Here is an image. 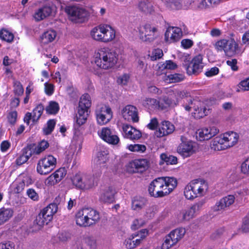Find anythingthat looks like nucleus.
I'll use <instances>...</instances> for the list:
<instances>
[{"label": "nucleus", "instance_id": "f257e3e1", "mask_svg": "<svg viewBox=\"0 0 249 249\" xmlns=\"http://www.w3.org/2000/svg\"><path fill=\"white\" fill-rule=\"evenodd\" d=\"M177 180L173 177H160L150 184L148 191L154 197H162L169 195L176 187Z\"/></svg>", "mask_w": 249, "mask_h": 249}, {"label": "nucleus", "instance_id": "f03ea898", "mask_svg": "<svg viewBox=\"0 0 249 249\" xmlns=\"http://www.w3.org/2000/svg\"><path fill=\"white\" fill-rule=\"evenodd\" d=\"M118 61L116 52L107 48L99 50L94 55V62L99 68L107 70L114 67Z\"/></svg>", "mask_w": 249, "mask_h": 249}, {"label": "nucleus", "instance_id": "7ed1b4c3", "mask_svg": "<svg viewBox=\"0 0 249 249\" xmlns=\"http://www.w3.org/2000/svg\"><path fill=\"white\" fill-rule=\"evenodd\" d=\"M208 186L203 179H197L191 181L184 188V194L188 199H193L205 195Z\"/></svg>", "mask_w": 249, "mask_h": 249}, {"label": "nucleus", "instance_id": "20e7f679", "mask_svg": "<svg viewBox=\"0 0 249 249\" xmlns=\"http://www.w3.org/2000/svg\"><path fill=\"white\" fill-rule=\"evenodd\" d=\"M218 51H224L226 56L232 57L240 52L238 44L233 40L221 39L215 44Z\"/></svg>", "mask_w": 249, "mask_h": 249}, {"label": "nucleus", "instance_id": "39448f33", "mask_svg": "<svg viewBox=\"0 0 249 249\" xmlns=\"http://www.w3.org/2000/svg\"><path fill=\"white\" fill-rule=\"evenodd\" d=\"M90 96L86 94L83 95L80 98L78 108V116L76 123L79 125L85 123L89 115V110L91 106Z\"/></svg>", "mask_w": 249, "mask_h": 249}, {"label": "nucleus", "instance_id": "423d86ee", "mask_svg": "<svg viewBox=\"0 0 249 249\" xmlns=\"http://www.w3.org/2000/svg\"><path fill=\"white\" fill-rule=\"evenodd\" d=\"M97 179L93 176L87 174H76L72 178L73 184L77 188L88 190L97 184Z\"/></svg>", "mask_w": 249, "mask_h": 249}, {"label": "nucleus", "instance_id": "0eeeda50", "mask_svg": "<svg viewBox=\"0 0 249 249\" xmlns=\"http://www.w3.org/2000/svg\"><path fill=\"white\" fill-rule=\"evenodd\" d=\"M56 164V159L51 155H47L38 160L36 167L37 172L42 175H48L53 170Z\"/></svg>", "mask_w": 249, "mask_h": 249}, {"label": "nucleus", "instance_id": "6e6552de", "mask_svg": "<svg viewBox=\"0 0 249 249\" xmlns=\"http://www.w3.org/2000/svg\"><path fill=\"white\" fill-rule=\"evenodd\" d=\"M140 39L143 42H152L159 36L157 28L150 24H145L139 29Z\"/></svg>", "mask_w": 249, "mask_h": 249}, {"label": "nucleus", "instance_id": "1a4fd4ad", "mask_svg": "<svg viewBox=\"0 0 249 249\" xmlns=\"http://www.w3.org/2000/svg\"><path fill=\"white\" fill-rule=\"evenodd\" d=\"M185 230L180 228L171 231L167 235L162 245V249H168L180 240L185 233Z\"/></svg>", "mask_w": 249, "mask_h": 249}, {"label": "nucleus", "instance_id": "9d476101", "mask_svg": "<svg viewBox=\"0 0 249 249\" xmlns=\"http://www.w3.org/2000/svg\"><path fill=\"white\" fill-rule=\"evenodd\" d=\"M96 119L101 125L106 124L112 119L113 113L111 108L106 105L99 106L95 110Z\"/></svg>", "mask_w": 249, "mask_h": 249}, {"label": "nucleus", "instance_id": "9b49d317", "mask_svg": "<svg viewBox=\"0 0 249 249\" xmlns=\"http://www.w3.org/2000/svg\"><path fill=\"white\" fill-rule=\"evenodd\" d=\"M148 234L146 229H142L134 233L125 239L124 245L128 249H133L139 245L142 241Z\"/></svg>", "mask_w": 249, "mask_h": 249}, {"label": "nucleus", "instance_id": "f8f14e48", "mask_svg": "<svg viewBox=\"0 0 249 249\" xmlns=\"http://www.w3.org/2000/svg\"><path fill=\"white\" fill-rule=\"evenodd\" d=\"M180 140L181 142L177 148L178 153L184 158H187L193 155L196 150L192 142L188 141L187 138L183 136H181Z\"/></svg>", "mask_w": 249, "mask_h": 249}, {"label": "nucleus", "instance_id": "ddd939ff", "mask_svg": "<svg viewBox=\"0 0 249 249\" xmlns=\"http://www.w3.org/2000/svg\"><path fill=\"white\" fill-rule=\"evenodd\" d=\"M56 7L52 2H49L38 8L35 13L34 17L36 21H40L52 15Z\"/></svg>", "mask_w": 249, "mask_h": 249}, {"label": "nucleus", "instance_id": "4468645a", "mask_svg": "<svg viewBox=\"0 0 249 249\" xmlns=\"http://www.w3.org/2000/svg\"><path fill=\"white\" fill-rule=\"evenodd\" d=\"M202 60L203 57L201 54L195 56L188 65H185L187 73L189 75H192L201 72L204 67Z\"/></svg>", "mask_w": 249, "mask_h": 249}, {"label": "nucleus", "instance_id": "2eb2a0df", "mask_svg": "<svg viewBox=\"0 0 249 249\" xmlns=\"http://www.w3.org/2000/svg\"><path fill=\"white\" fill-rule=\"evenodd\" d=\"M121 113L124 120L128 122H138V111L136 107L130 105H127L123 108Z\"/></svg>", "mask_w": 249, "mask_h": 249}, {"label": "nucleus", "instance_id": "dca6fc26", "mask_svg": "<svg viewBox=\"0 0 249 249\" xmlns=\"http://www.w3.org/2000/svg\"><path fill=\"white\" fill-rule=\"evenodd\" d=\"M235 197L233 195H228L217 201L212 207L214 212H222L227 210V208L231 205L234 202Z\"/></svg>", "mask_w": 249, "mask_h": 249}, {"label": "nucleus", "instance_id": "f3484780", "mask_svg": "<svg viewBox=\"0 0 249 249\" xmlns=\"http://www.w3.org/2000/svg\"><path fill=\"white\" fill-rule=\"evenodd\" d=\"M203 202L199 201L192 206L187 211H183L178 215V220L180 222L188 221L192 219L196 213L198 212L203 205Z\"/></svg>", "mask_w": 249, "mask_h": 249}, {"label": "nucleus", "instance_id": "a211bd4d", "mask_svg": "<svg viewBox=\"0 0 249 249\" xmlns=\"http://www.w3.org/2000/svg\"><path fill=\"white\" fill-rule=\"evenodd\" d=\"M65 12L71 17V20H83L87 16V12L85 9L76 6H67Z\"/></svg>", "mask_w": 249, "mask_h": 249}, {"label": "nucleus", "instance_id": "6ab92c4d", "mask_svg": "<svg viewBox=\"0 0 249 249\" xmlns=\"http://www.w3.org/2000/svg\"><path fill=\"white\" fill-rule=\"evenodd\" d=\"M165 40L168 43L178 41L182 36L181 29L178 27H169L165 33Z\"/></svg>", "mask_w": 249, "mask_h": 249}, {"label": "nucleus", "instance_id": "aec40b11", "mask_svg": "<svg viewBox=\"0 0 249 249\" xmlns=\"http://www.w3.org/2000/svg\"><path fill=\"white\" fill-rule=\"evenodd\" d=\"M108 153L107 151H101L97 154L96 158L94 159V169L99 170L98 176H100L102 170L106 168V162L108 160Z\"/></svg>", "mask_w": 249, "mask_h": 249}, {"label": "nucleus", "instance_id": "412c9836", "mask_svg": "<svg viewBox=\"0 0 249 249\" xmlns=\"http://www.w3.org/2000/svg\"><path fill=\"white\" fill-rule=\"evenodd\" d=\"M175 130V126L169 121H163L159 125L158 130L155 132V135L161 138L172 133Z\"/></svg>", "mask_w": 249, "mask_h": 249}, {"label": "nucleus", "instance_id": "4be33fe9", "mask_svg": "<svg viewBox=\"0 0 249 249\" xmlns=\"http://www.w3.org/2000/svg\"><path fill=\"white\" fill-rule=\"evenodd\" d=\"M99 133L100 137L104 141L113 145L117 144L120 140L118 136L113 134L110 129L108 127H104Z\"/></svg>", "mask_w": 249, "mask_h": 249}, {"label": "nucleus", "instance_id": "5701e85b", "mask_svg": "<svg viewBox=\"0 0 249 249\" xmlns=\"http://www.w3.org/2000/svg\"><path fill=\"white\" fill-rule=\"evenodd\" d=\"M123 130L124 133V137L131 140H137L142 137L140 131L127 124H124Z\"/></svg>", "mask_w": 249, "mask_h": 249}, {"label": "nucleus", "instance_id": "b1692460", "mask_svg": "<svg viewBox=\"0 0 249 249\" xmlns=\"http://www.w3.org/2000/svg\"><path fill=\"white\" fill-rule=\"evenodd\" d=\"M219 132V130L215 127L204 128L198 129L197 134L198 135L199 141L208 140L214 136Z\"/></svg>", "mask_w": 249, "mask_h": 249}, {"label": "nucleus", "instance_id": "393cba45", "mask_svg": "<svg viewBox=\"0 0 249 249\" xmlns=\"http://www.w3.org/2000/svg\"><path fill=\"white\" fill-rule=\"evenodd\" d=\"M194 110L192 113L193 116L196 119H199L206 116L209 110L203 105V103L199 101H195L194 106H193Z\"/></svg>", "mask_w": 249, "mask_h": 249}, {"label": "nucleus", "instance_id": "a878e982", "mask_svg": "<svg viewBox=\"0 0 249 249\" xmlns=\"http://www.w3.org/2000/svg\"><path fill=\"white\" fill-rule=\"evenodd\" d=\"M87 216V208L80 210L75 215L77 225L82 227H89Z\"/></svg>", "mask_w": 249, "mask_h": 249}, {"label": "nucleus", "instance_id": "bb28decb", "mask_svg": "<svg viewBox=\"0 0 249 249\" xmlns=\"http://www.w3.org/2000/svg\"><path fill=\"white\" fill-rule=\"evenodd\" d=\"M87 213L89 227L96 225L100 220V213L97 211L91 208H87Z\"/></svg>", "mask_w": 249, "mask_h": 249}, {"label": "nucleus", "instance_id": "cd10ccee", "mask_svg": "<svg viewBox=\"0 0 249 249\" xmlns=\"http://www.w3.org/2000/svg\"><path fill=\"white\" fill-rule=\"evenodd\" d=\"M226 148L233 146L238 141L236 133L231 131L225 133L223 136Z\"/></svg>", "mask_w": 249, "mask_h": 249}, {"label": "nucleus", "instance_id": "c85d7f7f", "mask_svg": "<svg viewBox=\"0 0 249 249\" xmlns=\"http://www.w3.org/2000/svg\"><path fill=\"white\" fill-rule=\"evenodd\" d=\"M103 30L102 42H107L115 38V32L110 26L104 25Z\"/></svg>", "mask_w": 249, "mask_h": 249}, {"label": "nucleus", "instance_id": "c756f323", "mask_svg": "<svg viewBox=\"0 0 249 249\" xmlns=\"http://www.w3.org/2000/svg\"><path fill=\"white\" fill-rule=\"evenodd\" d=\"M177 68V65L176 63L171 60L166 61L165 63L160 64L159 66L158 70L157 71L156 74L157 75H161L162 74H166V69L174 70Z\"/></svg>", "mask_w": 249, "mask_h": 249}, {"label": "nucleus", "instance_id": "7c9ffc66", "mask_svg": "<svg viewBox=\"0 0 249 249\" xmlns=\"http://www.w3.org/2000/svg\"><path fill=\"white\" fill-rule=\"evenodd\" d=\"M115 193V191L112 188L108 187L102 192L100 199L104 202H113L114 200Z\"/></svg>", "mask_w": 249, "mask_h": 249}, {"label": "nucleus", "instance_id": "2f4dec72", "mask_svg": "<svg viewBox=\"0 0 249 249\" xmlns=\"http://www.w3.org/2000/svg\"><path fill=\"white\" fill-rule=\"evenodd\" d=\"M66 173L67 171L65 168H60L50 176L48 179L50 181L53 182V183H57L65 177Z\"/></svg>", "mask_w": 249, "mask_h": 249}, {"label": "nucleus", "instance_id": "473e14b6", "mask_svg": "<svg viewBox=\"0 0 249 249\" xmlns=\"http://www.w3.org/2000/svg\"><path fill=\"white\" fill-rule=\"evenodd\" d=\"M178 102H175L168 96H163L160 101H159V109L164 110L169 107L177 106Z\"/></svg>", "mask_w": 249, "mask_h": 249}, {"label": "nucleus", "instance_id": "72a5a7b5", "mask_svg": "<svg viewBox=\"0 0 249 249\" xmlns=\"http://www.w3.org/2000/svg\"><path fill=\"white\" fill-rule=\"evenodd\" d=\"M132 167H135L138 171L142 172L149 166V162L146 159L135 160L132 163Z\"/></svg>", "mask_w": 249, "mask_h": 249}, {"label": "nucleus", "instance_id": "f704fd0d", "mask_svg": "<svg viewBox=\"0 0 249 249\" xmlns=\"http://www.w3.org/2000/svg\"><path fill=\"white\" fill-rule=\"evenodd\" d=\"M212 148L214 150L220 151L227 149L222 137H216L211 142Z\"/></svg>", "mask_w": 249, "mask_h": 249}, {"label": "nucleus", "instance_id": "c9c22d12", "mask_svg": "<svg viewBox=\"0 0 249 249\" xmlns=\"http://www.w3.org/2000/svg\"><path fill=\"white\" fill-rule=\"evenodd\" d=\"M56 36L55 31L50 30L44 32L41 36V40L43 44H48L53 41Z\"/></svg>", "mask_w": 249, "mask_h": 249}, {"label": "nucleus", "instance_id": "e433bc0d", "mask_svg": "<svg viewBox=\"0 0 249 249\" xmlns=\"http://www.w3.org/2000/svg\"><path fill=\"white\" fill-rule=\"evenodd\" d=\"M13 211L11 209L2 208L0 209V225L8 221L12 216Z\"/></svg>", "mask_w": 249, "mask_h": 249}, {"label": "nucleus", "instance_id": "4c0bfd02", "mask_svg": "<svg viewBox=\"0 0 249 249\" xmlns=\"http://www.w3.org/2000/svg\"><path fill=\"white\" fill-rule=\"evenodd\" d=\"M57 209L56 203H52L44 208L41 212L47 214V219H52L53 216L57 212Z\"/></svg>", "mask_w": 249, "mask_h": 249}, {"label": "nucleus", "instance_id": "58836bf2", "mask_svg": "<svg viewBox=\"0 0 249 249\" xmlns=\"http://www.w3.org/2000/svg\"><path fill=\"white\" fill-rule=\"evenodd\" d=\"M222 0H202L198 5L200 9H206L213 7L220 3Z\"/></svg>", "mask_w": 249, "mask_h": 249}, {"label": "nucleus", "instance_id": "ea45409f", "mask_svg": "<svg viewBox=\"0 0 249 249\" xmlns=\"http://www.w3.org/2000/svg\"><path fill=\"white\" fill-rule=\"evenodd\" d=\"M104 25H100L94 27L91 31L90 35L95 40L101 41Z\"/></svg>", "mask_w": 249, "mask_h": 249}, {"label": "nucleus", "instance_id": "a19ab883", "mask_svg": "<svg viewBox=\"0 0 249 249\" xmlns=\"http://www.w3.org/2000/svg\"><path fill=\"white\" fill-rule=\"evenodd\" d=\"M139 10L145 13H151L153 11L152 4L147 0H143L138 3Z\"/></svg>", "mask_w": 249, "mask_h": 249}, {"label": "nucleus", "instance_id": "79ce46f5", "mask_svg": "<svg viewBox=\"0 0 249 249\" xmlns=\"http://www.w3.org/2000/svg\"><path fill=\"white\" fill-rule=\"evenodd\" d=\"M142 105L148 108L159 109V101L154 98H146L142 101Z\"/></svg>", "mask_w": 249, "mask_h": 249}, {"label": "nucleus", "instance_id": "37998d69", "mask_svg": "<svg viewBox=\"0 0 249 249\" xmlns=\"http://www.w3.org/2000/svg\"><path fill=\"white\" fill-rule=\"evenodd\" d=\"M185 77L183 74L175 73L170 74L167 76V79H164L167 81L168 79L170 83H178L184 80Z\"/></svg>", "mask_w": 249, "mask_h": 249}, {"label": "nucleus", "instance_id": "c03bdc74", "mask_svg": "<svg viewBox=\"0 0 249 249\" xmlns=\"http://www.w3.org/2000/svg\"><path fill=\"white\" fill-rule=\"evenodd\" d=\"M51 220L52 219H47V214L40 212L36 218V222L38 226H42L45 224H48Z\"/></svg>", "mask_w": 249, "mask_h": 249}, {"label": "nucleus", "instance_id": "a18cd8bd", "mask_svg": "<svg viewBox=\"0 0 249 249\" xmlns=\"http://www.w3.org/2000/svg\"><path fill=\"white\" fill-rule=\"evenodd\" d=\"M49 146V143L48 141L42 140L35 148L34 152L36 155H39L41 152L45 150Z\"/></svg>", "mask_w": 249, "mask_h": 249}, {"label": "nucleus", "instance_id": "49530a36", "mask_svg": "<svg viewBox=\"0 0 249 249\" xmlns=\"http://www.w3.org/2000/svg\"><path fill=\"white\" fill-rule=\"evenodd\" d=\"M160 158L167 164H176L178 162V159L176 157L170 155H168L164 153L161 154Z\"/></svg>", "mask_w": 249, "mask_h": 249}, {"label": "nucleus", "instance_id": "de8ad7c7", "mask_svg": "<svg viewBox=\"0 0 249 249\" xmlns=\"http://www.w3.org/2000/svg\"><path fill=\"white\" fill-rule=\"evenodd\" d=\"M14 37L13 34L5 29H2L0 31V38L3 40L11 42Z\"/></svg>", "mask_w": 249, "mask_h": 249}, {"label": "nucleus", "instance_id": "09e8293b", "mask_svg": "<svg viewBox=\"0 0 249 249\" xmlns=\"http://www.w3.org/2000/svg\"><path fill=\"white\" fill-rule=\"evenodd\" d=\"M44 110V107L42 105L39 104L34 109L33 112V121L35 122L37 121V120L39 119L40 116H41L43 111Z\"/></svg>", "mask_w": 249, "mask_h": 249}, {"label": "nucleus", "instance_id": "8fccbe9b", "mask_svg": "<svg viewBox=\"0 0 249 249\" xmlns=\"http://www.w3.org/2000/svg\"><path fill=\"white\" fill-rule=\"evenodd\" d=\"M144 206V202L143 199L134 197L132 201V208L134 210L141 209Z\"/></svg>", "mask_w": 249, "mask_h": 249}, {"label": "nucleus", "instance_id": "3c124183", "mask_svg": "<svg viewBox=\"0 0 249 249\" xmlns=\"http://www.w3.org/2000/svg\"><path fill=\"white\" fill-rule=\"evenodd\" d=\"M128 149L132 152L142 153L146 150V146L143 144H134L128 146Z\"/></svg>", "mask_w": 249, "mask_h": 249}, {"label": "nucleus", "instance_id": "603ef678", "mask_svg": "<svg viewBox=\"0 0 249 249\" xmlns=\"http://www.w3.org/2000/svg\"><path fill=\"white\" fill-rule=\"evenodd\" d=\"M84 242L89 249H96L97 248L96 240L93 236L86 237L84 239Z\"/></svg>", "mask_w": 249, "mask_h": 249}, {"label": "nucleus", "instance_id": "864d4df0", "mask_svg": "<svg viewBox=\"0 0 249 249\" xmlns=\"http://www.w3.org/2000/svg\"><path fill=\"white\" fill-rule=\"evenodd\" d=\"M59 110L58 104L55 102H51L46 107V111L50 114H56Z\"/></svg>", "mask_w": 249, "mask_h": 249}, {"label": "nucleus", "instance_id": "5fc2aeb1", "mask_svg": "<svg viewBox=\"0 0 249 249\" xmlns=\"http://www.w3.org/2000/svg\"><path fill=\"white\" fill-rule=\"evenodd\" d=\"M55 120H50L47 122V126L43 128V132L46 135H49L53 131L55 125Z\"/></svg>", "mask_w": 249, "mask_h": 249}, {"label": "nucleus", "instance_id": "6e6d98bb", "mask_svg": "<svg viewBox=\"0 0 249 249\" xmlns=\"http://www.w3.org/2000/svg\"><path fill=\"white\" fill-rule=\"evenodd\" d=\"M196 101V100H193L190 97H189V99H185V100H183V104L182 106L186 111L189 112L191 111V109L193 108L195 101Z\"/></svg>", "mask_w": 249, "mask_h": 249}, {"label": "nucleus", "instance_id": "4d7b16f0", "mask_svg": "<svg viewBox=\"0 0 249 249\" xmlns=\"http://www.w3.org/2000/svg\"><path fill=\"white\" fill-rule=\"evenodd\" d=\"M57 236L59 241L65 242L71 239V235L69 232L63 231L58 233Z\"/></svg>", "mask_w": 249, "mask_h": 249}, {"label": "nucleus", "instance_id": "13d9d810", "mask_svg": "<svg viewBox=\"0 0 249 249\" xmlns=\"http://www.w3.org/2000/svg\"><path fill=\"white\" fill-rule=\"evenodd\" d=\"M151 60L155 61L158 59L160 58L163 56V52L162 50L160 49H156L152 51L151 54H149Z\"/></svg>", "mask_w": 249, "mask_h": 249}, {"label": "nucleus", "instance_id": "bf43d9fd", "mask_svg": "<svg viewBox=\"0 0 249 249\" xmlns=\"http://www.w3.org/2000/svg\"><path fill=\"white\" fill-rule=\"evenodd\" d=\"M34 146V144H29L26 147L23 148L22 150V153L28 159H29L32 156L33 153H34L33 151Z\"/></svg>", "mask_w": 249, "mask_h": 249}, {"label": "nucleus", "instance_id": "052dcab7", "mask_svg": "<svg viewBox=\"0 0 249 249\" xmlns=\"http://www.w3.org/2000/svg\"><path fill=\"white\" fill-rule=\"evenodd\" d=\"M241 171L244 174L249 176V157L242 163Z\"/></svg>", "mask_w": 249, "mask_h": 249}, {"label": "nucleus", "instance_id": "680f3d73", "mask_svg": "<svg viewBox=\"0 0 249 249\" xmlns=\"http://www.w3.org/2000/svg\"><path fill=\"white\" fill-rule=\"evenodd\" d=\"M26 194L28 197L34 201H37L39 199L38 194L34 189L30 188L28 189Z\"/></svg>", "mask_w": 249, "mask_h": 249}, {"label": "nucleus", "instance_id": "e2e57ef3", "mask_svg": "<svg viewBox=\"0 0 249 249\" xmlns=\"http://www.w3.org/2000/svg\"><path fill=\"white\" fill-rule=\"evenodd\" d=\"M25 185V179H24L22 181L16 185L13 192L15 194H19L21 193L24 188Z\"/></svg>", "mask_w": 249, "mask_h": 249}, {"label": "nucleus", "instance_id": "0e129e2a", "mask_svg": "<svg viewBox=\"0 0 249 249\" xmlns=\"http://www.w3.org/2000/svg\"><path fill=\"white\" fill-rule=\"evenodd\" d=\"M130 77L127 74H124L119 76L117 79V83L122 85H126L129 81Z\"/></svg>", "mask_w": 249, "mask_h": 249}, {"label": "nucleus", "instance_id": "69168bd1", "mask_svg": "<svg viewBox=\"0 0 249 249\" xmlns=\"http://www.w3.org/2000/svg\"><path fill=\"white\" fill-rule=\"evenodd\" d=\"M24 91L22 86L19 82H17L14 85V93L18 96L21 95Z\"/></svg>", "mask_w": 249, "mask_h": 249}, {"label": "nucleus", "instance_id": "338daca9", "mask_svg": "<svg viewBox=\"0 0 249 249\" xmlns=\"http://www.w3.org/2000/svg\"><path fill=\"white\" fill-rule=\"evenodd\" d=\"M239 87L243 91L249 90V77L241 81L239 83Z\"/></svg>", "mask_w": 249, "mask_h": 249}, {"label": "nucleus", "instance_id": "774afa93", "mask_svg": "<svg viewBox=\"0 0 249 249\" xmlns=\"http://www.w3.org/2000/svg\"><path fill=\"white\" fill-rule=\"evenodd\" d=\"M241 230L243 232H249V217L244 218Z\"/></svg>", "mask_w": 249, "mask_h": 249}]
</instances>
